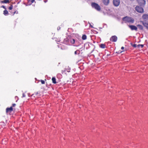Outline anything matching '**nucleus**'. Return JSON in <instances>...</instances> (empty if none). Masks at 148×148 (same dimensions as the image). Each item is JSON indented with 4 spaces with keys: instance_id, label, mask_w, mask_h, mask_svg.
Segmentation results:
<instances>
[{
    "instance_id": "f257e3e1",
    "label": "nucleus",
    "mask_w": 148,
    "mask_h": 148,
    "mask_svg": "<svg viewBox=\"0 0 148 148\" xmlns=\"http://www.w3.org/2000/svg\"><path fill=\"white\" fill-rule=\"evenodd\" d=\"M122 20L125 23H133L134 21L133 18L131 17L128 16H126L123 17V18Z\"/></svg>"
},
{
    "instance_id": "f3484780",
    "label": "nucleus",
    "mask_w": 148,
    "mask_h": 148,
    "mask_svg": "<svg viewBox=\"0 0 148 148\" xmlns=\"http://www.w3.org/2000/svg\"><path fill=\"white\" fill-rule=\"evenodd\" d=\"M87 38L85 34H84L82 35V39L83 40H85Z\"/></svg>"
},
{
    "instance_id": "cd10ccee",
    "label": "nucleus",
    "mask_w": 148,
    "mask_h": 148,
    "mask_svg": "<svg viewBox=\"0 0 148 148\" xmlns=\"http://www.w3.org/2000/svg\"><path fill=\"white\" fill-rule=\"evenodd\" d=\"M25 97V95L24 93H23V97Z\"/></svg>"
},
{
    "instance_id": "423d86ee",
    "label": "nucleus",
    "mask_w": 148,
    "mask_h": 148,
    "mask_svg": "<svg viewBox=\"0 0 148 148\" xmlns=\"http://www.w3.org/2000/svg\"><path fill=\"white\" fill-rule=\"evenodd\" d=\"M137 1L140 5H142L145 4L146 1L145 0H137Z\"/></svg>"
},
{
    "instance_id": "f03ea898",
    "label": "nucleus",
    "mask_w": 148,
    "mask_h": 148,
    "mask_svg": "<svg viewBox=\"0 0 148 148\" xmlns=\"http://www.w3.org/2000/svg\"><path fill=\"white\" fill-rule=\"evenodd\" d=\"M91 5L92 8H95L97 11H100L101 10L100 6L97 3L92 2L91 3Z\"/></svg>"
},
{
    "instance_id": "7ed1b4c3",
    "label": "nucleus",
    "mask_w": 148,
    "mask_h": 148,
    "mask_svg": "<svg viewBox=\"0 0 148 148\" xmlns=\"http://www.w3.org/2000/svg\"><path fill=\"white\" fill-rule=\"evenodd\" d=\"M136 10L138 12L143 13L144 12L143 9L141 7L136 6L135 8Z\"/></svg>"
},
{
    "instance_id": "6ab92c4d",
    "label": "nucleus",
    "mask_w": 148,
    "mask_h": 148,
    "mask_svg": "<svg viewBox=\"0 0 148 148\" xmlns=\"http://www.w3.org/2000/svg\"><path fill=\"white\" fill-rule=\"evenodd\" d=\"M69 41H70V42L72 44H74L75 42V40L74 39H71Z\"/></svg>"
},
{
    "instance_id": "bb28decb",
    "label": "nucleus",
    "mask_w": 148,
    "mask_h": 148,
    "mask_svg": "<svg viewBox=\"0 0 148 148\" xmlns=\"http://www.w3.org/2000/svg\"><path fill=\"white\" fill-rule=\"evenodd\" d=\"M35 0H31V2L32 3H34L35 1Z\"/></svg>"
},
{
    "instance_id": "2eb2a0df",
    "label": "nucleus",
    "mask_w": 148,
    "mask_h": 148,
    "mask_svg": "<svg viewBox=\"0 0 148 148\" xmlns=\"http://www.w3.org/2000/svg\"><path fill=\"white\" fill-rule=\"evenodd\" d=\"M143 24L144 26L146 27L148 29V23L143 22Z\"/></svg>"
},
{
    "instance_id": "4468645a",
    "label": "nucleus",
    "mask_w": 148,
    "mask_h": 148,
    "mask_svg": "<svg viewBox=\"0 0 148 148\" xmlns=\"http://www.w3.org/2000/svg\"><path fill=\"white\" fill-rule=\"evenodd\" d=\"M3 14L5 15L6 16L8 14V12L7 10H4L3 11Z\"/></svg>"
},
{
    "instance_id": "412c9836",
    "label": "nucleus",
    "mask_w": 148,
    "mask_h": 148,
    "mask_svg": "<svg viewBox=\"0 0 148 148\" xmlns=\"http://www.w3.org/2000/svg\"><path fill=\"white\" fill-rule=\"evenodd\" d=\"M13 6L12 5H11L10 6L9 8V9L10 10H11L12 9Z\"/></svg>"
},
{
    "instance_id": "0eeeda50",
    "label": "nucleus",
    "mask_w": 148,
    "mask_h": 148,
    "mask_svg": "<svg viewBox=\"0 0 148 148\" xmlns=\"http://www.w3.org/2000/svg\"><path fill=\"white\" fill-rule=\"evenodd\" d=\"M129 27L132 30H135L137 31V27L135 25H129Z\"/></svg>"
},
{
    "instance_id": "a211bd4d",
    "label": "nucleus",
    "mask_w": 148,
    "mask_h": 148,
    "mask_svg": "<svg viewBox=\"0 0 148 148\" xmlns=\"http://www.w3.org/2000/svg\"><path fill=\"white\" fill-rule=\"evenodd\" d=\"M52 80L53 83L56 84V79L54 77H53L52 78Z\"/></svg>"
},
{
    "instance_id": "9b49d317",
    "label": "nucleus",
    "mask_w": 148,
    "mask_h": 148,
    "mask_svg": "<svg viewBox=\"0 0 148 148\" xmlns=\"http://www.w3.org/2000/svg\"><path fill=\"white\" fill-rule=\"evenodd\" d=\"M69 40L67 38H66L64 39V42L65 44L66 45H68L69 44Z\"/></svg>"
},
{
    "instance_id": "393cba45",
    "label": "nucleus",
    "mask_w": 148,
    "mask_h": 148,
    "mask_svg": "<svg viewBox=\"0 0 148 148\" xmlns=\"http://www.w3.org/2000/svg\"><path fill=\"white\" fill-rule=\"evenodd\" d=\"M16 105V104L15 103H13L12 105V107H14Z\"/></svg>"
},
{
    "instance_id": "aec40b11",
    "label": "nucleus",
    "mask_w": 148,
    "mask_h": 148,
    "mask_svg": "<svg viewBox=\"0 0 148 148\" xmlns=\"http://www.w3.org/2000/svg\"><path fill=\"white\" fill-rule=\"evenodd\" d=\"M100 47L102 48H105V45L104 44H101L100 45Z\"/></svg>"
},
{
    "instance_id": "4be33fe9",
    "label": "nucleus",
    "mask_w": 148,
    "mask_h": 148,
    "mask_svg": "<svg viewBox=\"0 0 148 148\" xmlns=\"http://www.w3.org/2000/svg\"><path fill=\"white\" fill-rule=\"evenodd\" d=\"M137 46L138 47H140V46H141V48H142L143 46H144V45H140V44H139Z\"/></svg>"
},
{
    "instance_id": "39448f33",
    "label": "nucleus",
    "mask_w": 148,
    "mask_h": 148,
    "mask_svg": "<svg viewBox=\"0 0 148 148\" xmlns=\"http://www.w3.org/2000/svg\"><path fill=\"white\" fill-rule=\"evenodd\" d=\"M120 2V0H113V3L115 6H118L119 5Z\"/></svg>"
},
{
    "instance_id": "f8f14e48",
    "label": "nucleus",
    "mask_w": 148,
    "mask_h": 148,
    "mask_svg": "<svg viewBox=\"0 0 148 148\" xmlns=\"http://www.w3.org/2000/svg\"><path fill=\"white\" fill-rule=\"evenodd\" d=\"M1 3H9L10 2L9 0H4L3 1H0Z\"/></svg>"
},
{
    "instance_id": "2f4dec72",
    "label": "nucleus",
    "mask_w": 148,
    "mask_h": 148,
    "mask_svg": "<svg viewBox=\"0 0 148 148\" xmlns=\"http://www.w3.org/2000/svg\"><path fill=\"white\" fill-rule=\"evenodd\" d=\"M35 79H36V78H35Z\"/></svg>"
},
{
    "instance_id": "b1692460",
    "label": "nucleus",
    "mask_w": 148,
    "mask_h": 148,
    "mask_svg": "<svg viewBox=\"0 0 148 148\" xmlns=\"http://www.w3.org/2000/svg\"><path fill=\"white\" fill-rule=\"evenodd\" d=\"M41 83L42 84H45V81L44 80H41L40 81Z\"/></svg>"
},
{
    "instance_id": "a878e982",
    "label": "nucleus",
    "mask_w": 148,
    "mask_h": 148,
    "mask_svg": "<svg viewBox=\"0 0 148 148\" xmlns=\"http://www.w3.org/2000/svg\"><path fill=\"white\" fill-rule=\"evenodd\" d=\"M1 7H2L3 8H4V9H5V10H6V8L3 5Z\"/></svg>"
},
{
    "instance_id": "5701e85b",
    "label": "nucleus",
    "mask_w": 148,
    "mask_h": 148,
    "mask_svg": "<svg viewBox=\"0 0 148 148\" xmlns=\"http://www.w3.org/2000/svg\"><path fill=\"white\" fill-rule=\"evenodd\" d=\"M132 46L134 47H137L136 45V44H131Z\"/></svg>"
},
{
    "instance_id": "c85d7f7f",
    "label": "nucleus",
    "mask_w": 148,
    "mask_h": 148,
    "mask_svg": "<svg viewBox=\"0 0 148 148\" xmlns=\"http://www.w3.org/2000/svg\"><path fill=\"white\" fill-rule=\"evenodd\" d=\"M124 48L123 47H121V49H122V50H123L124 49Z\"/></svg>"
},
{
    "instance_id": "7c9ffc66",
    "label": "nucleus",
    "mask_w": 148,
    "mask_h": 148,
    "mask_svg": "<svg viewBox=\"0 0 148 148\" xmlns=\"http://www.w3.org/2000/svg\"><path fill=\"white\" fill-rule=\"evenodd\" d=\"M16 13V12H15L14 13V14Z\"/></svg>"
},
{
    "instance_id": "ddd939ff",
    "label": "nucleus",
    "mask_w": 148,
    "mask_h": 148,
    "mask_svg": "<svg viewBox=\"0 0 148 148\" xmlns=\"http://www.w3.org/2000/svg\"><path fill=\"white\" fill-rule=\"evenodd\" d=\"M137 26L139 29L141 30L143 29V27L142 25H137Z\"/></svg>"
},
{
    "instance_id": "1a4fd4ad",
    "label": "nucleus",
    "mask_w": 148,
    "mask_h": 148,
    "mask_svg": "<svg viewBox=\"0 0 148 148\" xmlns=\"http://www.w3.org/2000/svg\"><path fill=\"white\" fill-rule=\"evenodd\" d=\"M142 18L145 21H146L148 20V14H143L142 16Z\"/></svg>"
},
{
    "instance_id": "6e6552de",
    "label": "nucleus",
    "mask_w": 148,
    "mask_h": 148,
    "mask_svg": "<svg viewBox=\"0 0 148 148\" xmlns=\"http://www.w3.org/2000/svg\"><path fill=\"white\" fill-rule=\"evenodd\" d=\"M13 110V108L12 107H10V108H7L6 109V112L8 113V112H11Z\"/></svg>"
},
{
    "instance_id": "9d476101",
    "label": "nucleus",
    "mask_w": 148,
    "mask_h": 148,
    "mask_svg": "<svg viewBox=\"0 0 148 148\" xmlns=\"http://www.w3.org/2000/svg\"><path fill=\"white\" fill-rule=\"evenodd\" d=\"M109 0H103V2L105 5H108L109 4Z\"/></svg>"
},
{
    "instance_id": "c756f323",
    "label": "nucleus",
    "mask_w": 148,
    "mask_h": 148,
    "mask_svg": "<svg viewBox=\"0 0 148 148\" xmlns=\"http://www.w3.org/2000/svg\"><path fill=\"white\" fill-rule=\"evenodd\" d=\"M90 26L92 27H93V26L90 24Z\"/></svg>"
},
{
    "instance_id": "20e7f679",
    "label": "nucleus",
    "mask_w": 148,
    "mask_h": 148,
    "mask_svg": "<svg viewBox=\"0 0 148 148\" xmlns=\"http://www.w3.org/2000/svg\"><path fill=\"white\" fill-rule=\"evenodd\" d=\"M117 40V37L116 36H112L110 38V40L113 42H116Z\"/></svg>"
},
{
    "instance_id": "dca6fc26",
    "label": "nucleus",
    "mask_w": 148,
    "mask_h": 148,
    "mask_svg": "<svg viewBox=\"0 0 148 148\" xmlns=\"http://www.w3.org/2000/svg\"><path fill=\"white\" fill-rule=\"evenodd\" d=\"M80 51L79 50H77L74 53L75 55L79 54L80 53Z\"/></svg>"
}]
</instances>
